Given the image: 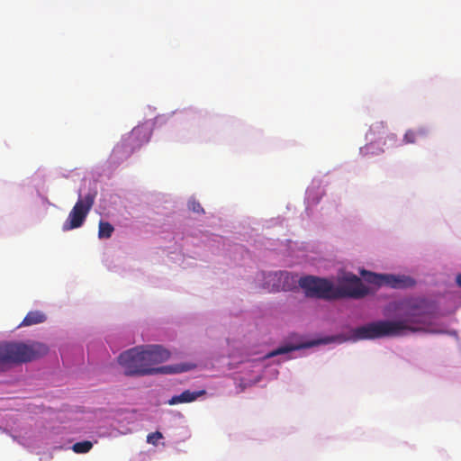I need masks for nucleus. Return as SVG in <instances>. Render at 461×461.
Masks as SVG:
<instances>
[{"mask_svg": "<svg viewBox=\"0 0 461 461\" xmlns=\"http://www.w3.org/2000/svg\"><path fill=\"white\" fill-rule=\"evenodd\" d=\"M113 230L114 228L110 222L101 221L99 222L98 237L100 239H109Z\"/></svg>", "mask_w": 461, "mask_h": 461, "instance_id": "9b49d317", "label": "nucleus"}, {"mask_svg": "<svg viewBox=\"0 0 461 461\" xmlns=\"http://www.w3.org/2000/svg\"><path fill=\"white\" fill-rule=\"evenodd\" d=\"M287 277L286 272H273L267 274L266 276L265 285L267 288L271 291H278L281 288V280Z\"/></svg>", "mask_w": 461, "mask_h": 461, "instance_id": "6e6552de", "label": "nucleus"}, {"mask_svg": "<svg viewBox=\"0 0 461 461\" xmlns=\"http://www.w3.org/2000/svg\"><path fill=\"white\" fill-rule=\"evenodd\" d=\"M361 274L364 279L375 287L386 285L393 289H403L412 287L416 284L413 278L405 275L375 274L366 271H362Z\"/></svg>", "mask_w": 461, "mask_h": 461, "instance_id": "39448f33", "label": "nucleus"}, {"mask_svg": "<svg viewBox=\"0 0 461 461\" xmlns=\"http://www.w3.org/2000/svg\"><path fill=\"white\" fill-rule=\"evenodd\" d=\"M162 438H163L162 433L159 432V431H156V432H153V433H150V434L148 435L147 442L156 446L157 443H158V440Z\"/></svg>", "mask_w": 461, "mask_h": 461, "instance_id": "2eb2a0df", "label": "nucleus"}, {"mask_svg": "<svg viewBox=\"0 0 461 461\" xmlns=\"http://www.w3.org/2000/svg\"><path fill=\"white\" fill-rule=\"evenodd\" d=\"M93 443L88 440L77 442L72 446V450L77 454H86L91 450Z\"/></svg>", "mask_w": 461, "mask_h": 461, "instance_id": "f8f14e48", "label": "nucleus"}, {"mask_svg": "<svg viewBox=\"0 0 461 461\" xmlns=\"http://www.w3.org/2000/svg\"><path fill=\"white\" fill-rule=\"evenodd\" d=\"M204 393V390L197 392H191L189 390H185L178 395H174L171 399L168 400L167 403L169 405H176L179 403L192 402L195 401L199 396L203 395Z\"/></svg>", "mask_w": 461, "mask_h": 461, "instance_id": "0eeeda50", "label": "nucleus"}, {"mask_svg": "<svg viewBox=\"0 0 461 461\" xmlns=\"http://www.w3.org/2000/svg\"><path fill=\"white\" fill-rule=\"evenodd\" d=\"M170 357L168 350L160 345L135 347L120 354L119 364L129 376H143L154 374H176L192 369L194 366L181 364L154 367L153 366L167 361Z\"/></svg>", "mask_w": 461, "mask_h": 461, "instance_id": "f03ea898", "label": "nucleus"}, {"mask_svg": "<svg viewBox=\"0 0 461 461\" xmlns=\"http://www.w3.org/2000/svg\"><path fill=\"white\" fill-rule=\"evenodd\" d=\"M299 285L308 297L324 300L344 298L360 300L375 294L376 291L374 285L368 284L366 280L363 281L351 272L339 274L336 285L326 278L312 276L301 277Z\"/></svg>", "mask_w": 461, "mask_h": 461, "instance_id": "f257e3e1", "label": "nucleus"}, {"mask_svg": "<svg viewBox=\"0 0 461 461\" xmlns=\"http://www.w3.org/2000/svg\"><path fill=\"white\" fill-rule=\"evenodd\" d=\"M384 130H385V125H384V122H375V123L371 125L368 133L370 135H373V137L375 138L376 133L377 134L384 133Z\"/></svg>", "mask_w": 461, "mask_h": 461, "instance_id": "4468645a", "label": "nucleus"}, {"mask_svg": "<svg viewBox=\"0 0 461 461\" xmlns=\"http://www.w3.org/2000/svg\"><path fill=\"white\" fill-rule=\"evenodd\" d=\"M46 315L41 311L29 312L19 327H28L35 324L42 323L46 321Z\"/></svg>", "mask_w": 461, "mask_h": 461, "instance_id": "1a4fd4ad", "label": "nucleus"}, {"mask_svg": "<svg viewBox=\"0 0 461 461\" xmlns=\"http://www.w3.org/2000/svg\"><path fill=\"white\" fill-rule=\"evenodd\" d=\"M95 199V194L91 193L86 194L83 198H79L63 223L62 230L68 231L81 227L94 205Z\"/></svg>", "mask_w": 461, "mask_h": 461, "instance_id": "423d86ee", "label": "nucleus"}, {"mask_svg": "<svg viewBox=\"0 0 461 461\" xmlns=\"http://www.w3.org/2000/svg\"><path fill=\"white\" fill-rule=\"evenodd\" d=\"M428 131L425 128H419L418 130H409L405 132L403 141L406 144H412L416 142L418 137H425Z\"/></svg>", "mask_w": 461, "mask_h": 461, "instance_id": "9d476101", "label": "nucleus"}, {"mask_svg": "<svg viewBox=\"0 0 461 461\" xmlns=\"http://www.w3.org/2000/svg\"><path fill=\"white\" fill-rule=\"evenodd\" d=\"M428 323V316L421 307L411 305L404 316L398 320L378 321L352 330L353 340L375 339L384 337H401L421 331Z\"/></svg>", "mask_w": 461, "mask_h": 461, "instance_id": "7ed1b4c3", "label": "nucleus"}, {"mask_svg": "<svg viewBox=\"0 0 461 461\" xmlns=\"http://www.w3.org/2000/svg\"><path fill=\"white\" fill-rule=\"evenodd\" d=\"M48 347L40 342L30 345L18 342L0 343V365L29 362L46 355Z\"/></svg>", "mask_w": 461, "mask_h": 461, "instance_id": "20e7f679", "label": "nucleus"}, {"mask_svg": "<svg viewBox=\"0 0 461 461\" xmlns=\"http://www.w3.org/2000/svg\"><path fill=\"white\" fill-rule=\"evenodd\" d=\"M296 348L295 347H293V346H283V347H279L278 348L269 352L267 357H276V356H278V355H282V354H286L288 352H291L293 350H294Z\"/></svg>", "mask_w": 461, "mask_h": 461, "instance_id": "ddd939ff", "label": "nucleus"}, {"mask_svg": "<svg viewBox=\"0 0 461 461\" xmlns=\"http://www.w3.org/2000/svg\"><path fill=\"white\" fill-rule=\"evenodd\" d=\"M188 208L196 213L203 212V209L202 205L200 204L199 202H197L195 200H191L188 202Z\"/></svg>", "mask_w": 461, "mask_h": 461, "instance_id": "dca6fc26", "label": "nucleus"}, {"mask_svg": "<svg viewBox=\"0 0 461 461\" xmlns=\"http://www.w3.org/2000/svg\"><path fill=\"white\" fill-rule=\"evenodd\" d=\"M141 131H142V129L140 127L134 128L132 130L131 134H132V136H138L141 132Z\"/></svg>", "mask_w": 461, "mask_h": 461, "instance_id": "f3484780", "label": "nucleus"}, {"mask_svg": "<svg viewBox=\"0 0 461 461\" xmlns=\"http://www.w3.org/2000/svg\"><path fill=\"white\" fill-rule=\"evenodd\" d=\"M456 282L459 287H461V273L458 274L456 277Z\"/></svg>", "mask_w": 461, "mask_h": 461, "instance_id": "a211bd4d", "label": "nucleus"}]
</instances>
